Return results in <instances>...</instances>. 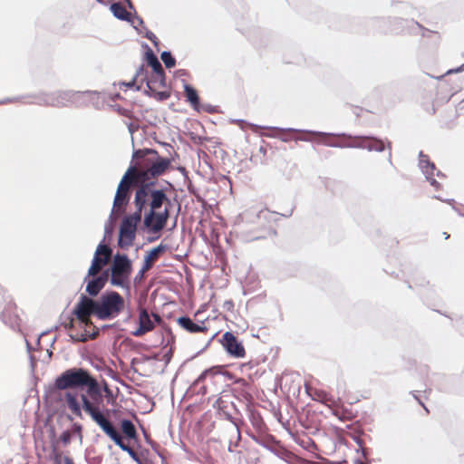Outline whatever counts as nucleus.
I'll list each match as a JSON object with an SVG mask.
<instances>
[{
	"label": "nucleus",
	"mask_w": 464,
	"mask_h": 464,
	"mask_svg": "<svg viewBox=\"0 0 464 464\" xmlns=\"http://www.w3.org/2000/svg\"><path fill=\"white\" fill-rule=\"evenodd\" d=\"M54 463L55 464H74L73 460L71 458H69L67 456H63L61 453L55 454Z\"/></svg>",
	"instance_id": "nucleus-29"
},
{
	"label": "nucleus",
	"mask_w": 464,
	"mask_h": 464,
	"mask_svg": "<svg viewBox=\"0 0 464 464\" xmlns=\"http://www.w3.org/2000/svg\"><path fill=\"white\" fill-rule=\"evenodd\" d=\"M94 256H102V258L110 261L111 256V249L107 245L100 244L97 246Z\"/></svg>",
	"instance_id": "nucleus-27"
},
{
	"label": "nucleus",
	"mask_w": 464,
	"mask_h": 464,
	"mask_svg": "<svg viewBox=\"0 0 464 464\" xmlns=\"http://www.w3.org/2000/svg\"><path fill=\"white\" fill-rule=\"evenodd\" d=\"M101 266H97L96 264L92 262V265L88 270V276H95L101 272Z\"/></svg>",
	"instance_id": "nucleus-30"
},
{
	"label": "nucleus",
	"mask_w": 464,
	"mask_h": 464,
	"mask_svg": "<svg viewBox=\"0 0 464 464\" xmlns=\"http://www.w3.org/2000/svg\"><path fill=\"white\" fill-rule=\"evenodd\" d=\"M132 263L126 255L116 254L111 267L110 283L113 286L130 289Z\"/></svg>",
	"instance_id": "nucleus-9"
},
{
	"label": "nucleus",
	"mask_w": 464,
	"mask_h": 464,
	"mask_svg": "<svg viewBox=\"0 0 464 464\" xmlns=\"http://www.w3.org/2000/svg\"><path fill=\"white\" fill-rule=\"evenodd\" d=\"M160 57L167 68L175 66L176 61L169 52H163Z\"/></svg>",
	"instance_id": "nucleus-28"
},
{
	"label": "nucleus",
	"mask_w": 464,
	"mask_h": 464,
	"mask_svg": "<svg viewBox=\"0 0 464 464\" xmlns=\"http://www.w3.org/2000/svg\"><path fill=\"white\" fill-rule=\"evenodd\" d=\"M305 391L312 400L326 405L330 410L336 400L327 392L312 387L309 384H305Z\"/></svg>",
	"instance_id": "nucleus-15"
},
{
	"label": "nucleus",
	"mask_w": 464,
	"mask_h": 464,
	"mask_svg": "<svg viewBox=\"0 0 464 464\" xmlns=\"http://www.w3.org/2000/svg\"><path fill=\"white\" fill-rule=\"evenodd\" d=\"M73 314L82 324H84L85 326H92L93 331L90 332L86 330L85 333H71L70 337L75 342L82 343H84L89 339H95L99 335V329L92 324L90 316L94 314L98 317L97 300L82 295L75 305Z\"/></svg>",
	"instance_id": "nucleus-4"
},
{
	"label": "nucleus",
	"mask_w": 464,
	"mask_h": 464,
	"mask_svg": "<svg viewBox=\"0 0 464 464\" xmlns=\"http://www.w3.org/2000/svg\"><path fill=\"white\" fill-rule=\"evenodd\" d=\"M143 276H144V275H141V273H140V272L138 273L137 276H136V279H137L138 277L142 278V277H143Z\"/></svg>",
	"instance_id": "nucleus-40"
},
{
	"label": "nucleus",
	"mask_w": 464,
	"mask_h": 464,
	"mask_svg": "<svg viewBox=\"0 0 464 464\" xmlns=\"http://www.w3.org/2000/svg\"><path fill=\"white\" fill-rule=\"evenodd\" d=\"M83 411L89 414L92 420L108 435L122 450L127 451L131 457L136 458V452L132 448L126 445L119 431L112 423L103 414L97 405L90 402L84 395H82Z\"/></svg>",
	"instance_id": "nucleus-6"
},
{
	"label": "nucleus",
	"mask_w": 464,
	"mask_h": 464,
	"mask_svg": "<svg viewBox=\"0 0 464 464\" xmlns=\"http://www.w3.org/2000/svg\"><path fill=\"white\" fill-rule=\"evenodd\" d=\"M154 327V322L151 320L148 311L142 308L139 313V327L132 332V335L135 337H140L147 333L151 332Z\"/></svg>",
	"instance_id": "nucleus-14"
},
{
	"label": "nucleus",
	"mask_w": 464,
	"mask_h": 464,
	"mask_svg": "<svg viewBox=\"0 0 464 464\" xmlns=\"http://www.w3.org/2000/svg\"><path fill=\"white\" fill-rule=\"evenodd\" d=\"M92 263L96 264L97 266H101V268L102 269V267L104 266H106L109 263V261H107L106 259L102 258V256H94L93 259H92Z\"/></svg>",
	"instance_id": "nucleus-32"
},
{
	"label": "nucleus",
	"mask_w": 464,
	"mask_h": 464,
	"mask_svg": "<svg viewBox=\"0 0 464 464\" xmlns=\"http://www.w3.org/2000/svg\"><path fill=\"white\" fill-rule=\"evenodd\" d=\"M64 401L69 410L77 417L82 418V408L78 400L77 393L66 392L64 395Z\"/></svg>",
	"instance_id": "nucleus-20"
},
{
	"label": "nucleus",
	"mask_w": 464,
	"mask_h": 464,
	"mask_svg": "<svg viewBox=\"0 0 464 464\" xmlns=\"http://www.w3.org/2000/svg\"><path fill=\"white\" fill-rule=\"evenodd\" d=\"M133 166L127 171L132 170L130 177L140 185V188H149L150 212L145 216L144 225L152 232L160 231L166 225L169 218V210L166 208L162 213H157L165 201H169L165 192L161 189H152L148 182L164 174L170 167L173 159L162 158L157 150L152 149L138 150L133 153Z\"/></svg>",
	"instance_id": "nucleus-1"
},
{
	"label": "nucleus",
	"mask_w": 464,
	"mask_h": 464,
	"mask_svg": "<svg viewBox=\"0 0 464 464\" xmlns=\"http://www.w3.org/2000/svg\"><path fill=\"white\" fill-rule=\"evenodd\" d=\"M146 60L148 65L151 67L152 72H164V70L160 63L159 62L158 57L153 53V52L150 49H149V51L146 53Z\"/></svg>",
	"instance_id": "nucleus-23"
},
{
	"label": "nucleus",
	"mask_w": 464,
	"mask_h": 464,
	"mask_svg": "<svg viewBox=\"0 0 464 464\" xmlns=\"http://www.w3.org/2000/svg\"><path fill=\"white\" fill-rule=\"evenodd\" d=\"M72 434L69 430H65L62 433L60 440L63 444H68L71 441Z\"/></svg>",
	"instance_id": "nucleus-31"
},
{
	"label": "nucleus",
	"mask_w": 464,
	"mask_h": 464,
	"mask_svg": "<svg viewBox=\"0 0 464 464\" xmlns=\"http://www.w3.org/2000/svg\"><path fill=\"white\" fill-rule=\"evenodd\" d=\"M334 136L327 133L323 132H306L301 133L299 136L295 138L296 140H304V141H314L319 140L325 145L334 146V144L332 142Z\"/></svg>",
	"instance_id": "nucleus-18"
},
{
	"label": "nucleus",
	"mask_w": 464,
	"mask_h": 464,
	"mask_svg": "<svg viewBox=\"0 0 464 464\" xmlns=\"http://www.w3.org/2000/svg\"><path fill=\"white\" fill-rule=\"evenodd\" d=\"M220 343L230 356L234 358H244L246 356V349L243 343L231 332H226L222 335Z\"/></svg>",
	"instance_id": "nucleus-12"
},
{
	"label": "nucleus",
	"mask_w": 464,
	"mask_h": 464,
	"mask_svg": "<svg viewBox=\"0 0 464 464\" xmlns=\"http://www.w3.org/2000/svg\"><path fill=\"white\" fill-rule=\"evenodd\" d=\"M132 170L133 169L125 172L118 186L113 201V208L117 211H120L128 204L130 199V188L132 185H139V183L130 177Z\"/></svg>",
	"instance_id": "nucleus-11"
},
{
	"label": "nucleus",
	"mask_w": 464,
	"mask_h": 464,
	"mask_svg": "<svg viewBox=\"0 0 464 464\" xmlns=\"http://www.w3.org/2000/svg\"><path fill=\"white\" fill-rule=\"evenodd\" d=\"M148 92L158 101H165L170 97V92L166 87L164 72H151L147 79Z\"/></svg>",
	"instance_id": "nucleus-10"
},
{
	"label": "nucleus",
	"mask_w": 464,
	"mask_h": 464,
	"mask_svg": "<svg viewBox=\"0 0 464 464\" xmlns=\"http://www.w3.org/2000/svg\"><path fill=\"white\" fill-rule=\"evenodd\" d=\"M149 188L144 186L139 188L135 193L134 204L136 211L126 217L120 227L119 246L121 248H128L132 246L136 236L138 224L141 220V211L149 201Z\"/></svg>",
	"instance_id": "nucleus-3"
},
{
	"label": "nucleus",
	"mask_w": 464,
	"mask_h": 464,
	"mask_svg": "<svg viewBox=\"0 0 464 464\" xmlns=\"http://www.w3.org/2000/svg\"><path fill=\"white\" fill-rule=\"evenodd\" d=\"M83 411L89 414L92 420L108 435L122 450L127 451L131 457L136 458V452L132 448L126 445L119 431L112 423L103 414L97 405L90 402L84 395H82Z\"/></svg>",
	"instance_id": "nucleus-7"
},
{
	"label": "nucleus",
	"mask_w": 464,
	"mask_h": 464,
	"mask_svg": "<svg viewBox=\"0 0 464 464\" xmlns=\"http://www.w3.org/2000/svg\"><path fill=\"white\" fill-rule=\"evenodd\" d=\"M98 318L111 320L119 316L125 308L124 298L116 291H108L97 300Z\"/></svg>",
	"instance_id": "nucleus-8"
},
{
	"label": "nucleus",
	"mask_w": 464,
	"mask_h": 464,
	"mask_svg": "<svg viewBox=\"0 0 464 464\" xmlns=\"http://www.w3.org/2000/svg\"><path fill=\"white\" fill-rule=\"evenodd\" d=\"M443 236L445 239L450 238V234H448L447 232H443Z\"/></svg>",
	"instance_id": "nucleus-39"
},
{
	"label": "nucleus",
	"mask_w": 464,
	"mask_h": 464,
	"mask_svg": "<svg viewBox=\"0 0 464 464\" xmlns=\"http://www.w3.org/2000/svg\"><path fill=\"white\" fill-rule=\"evenodd\" d=\"M427 111L430 115H434L436 113V109L434 107V104H432L431 108L427 109Z\"/></svg>",
	"instance_id": "nucleus-35"
},
{
	"label": "nucleus",
	"mask_w": 464,
	"mask_h": 464,
	"mask_svg": "<svg viewBox=\"0 0 464 464\" xmlns=\"http://www.w3.org/2000/svg\"><path fill=\"white\" fill-rule=\"evenodd\" d=\"M108 278L109 275L106 271L101 276L90 280L86 285V292L92 296H96L105 286Z\"/></svg>",
	"instance_id": "nucleus-17"
},
{
	"label": "nucleus",
	"mask_w": 464,
	"mask_h": 464,
	"mask_svg": "<svg viewBox=\"0 0 464 464\" xmlns=\"http://www.w3.org/2000/svg\"><path fill=\"white\" fill-rule=\"evenodd\" d=\"M178 324L188 333H207L208 328L205 325L195 324L189 317L182 316L177 319Z\"/></svg>",
	"instance_id": "nucleus-19"
},
{
	"label": "nucleus",
	"mask_w": 464,
	"mask_h": 464,
	"mask_svg": "<svg viewBox=\"0 0 464 464\" xmlns=\"http://www.w3.org/2000/svg\"><path fill=\"white\" fill-rule=\"evenodd\" d=\"M82 327L84 328V331L82 333H85L86 330L90 331V332H92L93 331V328L92 326H85L84 324H82Z\"/></svg>",
	"instance_id": "nucleus-37"
},
{
	"label": "nucleus",
	"mask_w": 464,
	"mask_h": 464,
	"mask_svg": "<svg viewBox=\"0 0 464 464\" xmlns=\"http://www.w3.org/2000/svg\"><path fill=\"white\" fill-rule=\"evenodd\" d=\"M421 406L424 408V410L426 411L427 413H429V409L423 404L421 403Z\"/></svg>",
	"instance_id": "nucleus-41"
},
{
	"label": "nucleus",
	"mask_w": 464,
	"mask_h": 464,
	"mask_svg": "<svg viewBox=\"0 0 464 464\" xmlns=\"http://www.w3.org/2000/svg\"><path fill=\"white\" fill-rule=\"evenodd\" d=\"M133 84H134V82H129L127 85H128L129 87H131Z\"/></svg>",
	"instance_id": "nucleus-42"
},
{
	"label": "nucleus",
	"mask_w": 464,
	"mask_h": 464,
	"mask_svg": "<svg viewBox=\"0 0 464 464\" xmlns=\"http://www.w3.org/2000/svg\"><path fill=\"white\" fill-rule=\"evenodd\" d=\"M83 411L89 414L92 420L108 435L122 450L127 451L131 457L136 458V452L132 448L126 445L119 431L112 423L103 414L97 405L90 402L84 395H82Z\"/></svg>",
	"instance_id": "nucleus-5"
},
{
	"label": "nucleus",
	"mask_w": 464,
	"mask_h": 464,
	"mask_svg": "<svg viewBox=\"0 0 464 464\" xmlns=\"http://www.w3.org/2000/svg\"><path fill=\"white\" fill-rule=\"evenodd\" d=\"M55 387L58 390H67L72 388L79 387H87L88 388V395L90 399L85 394L81 395V401L82 402V395L86 397V399L90 402H93L100 408V403L102 401V396L100 392L98 382L95 378H93L88 371L82 368H72L63 372L56 380H55Z\"/></svg>",
	"instance_id": "nucleus-2"
},
{
	"label": "nucleus",
	"mask_w": 464,
	"mask_h": 464,
	"mask_svg": "<svg viewBox=\"0 0 464 464\" xmlns=\"http://www.w3.org/2000/svg\"><path fill=\"white\" fill-rule=\"evenodd\" d=\"M152 317L154 318V320L157 322V323H160L162 321V319L160 318V316L157 314H151Z\"/></svg>",
	"instance_id": "nucleus-36"
},
{
	"label": "nucleus",
	"mask_w": 464,
	"mask_h": 464,
	"mask_svg": "<svg viewBox=\"0 0 464 464\" xmlns=\"http://www.w3.org/2000/svg\"><path fill=\"white\" fill-rule=\"evenodd\" d=\"M121 430L123 434L129 439H135L137 436L135 426L129 420H123L121 421Z\"/></svg>",
	"instance_id": "nucleus-25"
},
{
	"label": "nucleus",
	"mask_w": 464,
	"mask_h": 464,
	"mask_svg": "<svg viewBox=\"0 0 464 464\" xmlns=\"http://www.w3.org/2000/svg\"><path fill=\"white\" fill-rule=\"evenodd\" d=\"M184 92L187 99V102L190 103L191 107L196 110L199 111V97L198 94V92L190 85L185 84L184 86Z\"/></svg>",
	"instance_id": "nucleus-22"
},
{
	"label": "nucleus",
	"mask_w": 464,
	"mask_h": 464,
	"mask_svg": "<svg viewBox=\"0 0 464 464\" xmlns=\"http://www.w3.org/2000/svg\"><path fill=\"white\" fill-rule=\"evenodd\" d=\"M111 10L114 16L121 20H128L130 17L129 12L126 8L120 3H114L111 5Z\"/></svg>",
	"instance_id": "nucleus-24"
},
{
	"label": "nucleus",
	"mask_w": 464,
	"mask_h": 464,
	"mask_svg": "<svg viewBox=\"0 0 464 464\" xmlns=\"http://www.w3.org/2000/svg\"><path fill=\"white\" fill-rule=\"evenodd\" d=\"M222 307L227 312H232L234 309V303L231 300L225 301Z\"/></svg>",
	"instance_id": "nucleus-33"
},
{
	"label": "nucleus",
	"mask_w": 464,
	"mask_h": 464,
	"mask_svg": "<svg viewBox=\"0 0 464 464\" xmlns=\"http://www.w3.org/2000/svg\"><path fill=\"white\" fill-rule=\"evenodd\" d=\"M166 251V246L160 245L147 253L144 258L143 266L140 269L141 275H144L147 271L152 268L155 262L158 261L160 255Z\"/></svg>",
	"instance_id": "nucleus-16"
},
{
	"label": "nucleus",
	"mask_w": 464,
	"mask_h": 464,
	"mask_svg": "<svg viewBox=\"0 0 464 464\" xmlns=\"http://www.w3.org/2000/svg\"><path fill=\"white\" fill-rule=\"evenodd\" d=\"M331 411L335 417L343 421L353 420L357 416L351 404H343L339 399L335 400Z\"/></svg>",
	"instance_id": "nucleus-13"
},
{
	"label": "nucleus",
	"mask_w": 464,
	"mask_h": 464,
	"mask_svg": "<svg viewBox=\"0 0 464 464\" xmlns=\"http://www.w3.org/2000/svg\"><path fill=\"white\" fill-rule=\"evenodd\" d=\"M224 366L218 365L205 370L198 378V382H203L208 376H214L222 373Z\"/></svg>",
	"instance_id": "nucleus-26"
},
{
	"label": "nucleus",
	"mask_w": 464,
	"mask_h": 464,
	"mask_svg": "<svg viewBox=\"0 0 464 464\" xmlns=\"http://www.w3.org/2000/svg\"><path fill=\"white\" fill-rule=\"evenodd\" d=\"M66 327H68L69 329L72 330L73 329V321L71 320L70 323L68 324V325H66Z\"/></svg>",
	"instance_id": "nucleus-38"
},
{
	"label": "nucleus",
	"mask_w": 464,
	"mask_h": 464,
	"mask_svg": "<svg viewBox=\"0 0 464 464\" xmlns=\"http://www.w3.org/2000/svg\"><path fill=\"white\" fill-rule=\"evenodd\" d=\"M358 147L366 148L369 150L382 151L384 150V143L381 140L362 137L360 138V141L357 143Z\"/></svg>",
	"instance_id": "nucleus-21"
},
{
	"label": "nucleus",
	"mask_w": 464,
	"mask_h": 464,
	"mask_svg": "<svg viewBox=\"0 0 464 464\" xmlns=\"http://www.w3.org/2000/svg\"><path fill=\"white\" fill-rule=\"evenodd\" d=\"M259 152L263 155V156H266V152H267V145L265 144V145H261L258 149Z\"/></svg>",
	"instance_id": "nucleus-34"
}]
</instances>
